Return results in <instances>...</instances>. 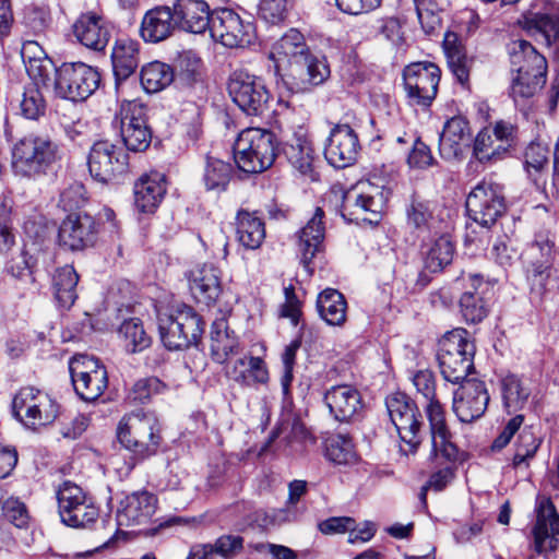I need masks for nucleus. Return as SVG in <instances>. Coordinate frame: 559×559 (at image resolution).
I'll return each instance as SVG.
<instances>
[{
  "mask_svg": "<svg viewBox=\"0 0 559 559\" xmlns=\"http://www.w3.org/2000/svg\"><path fill=\"white\" fill-rule=\"evenodd\" d=\"M412 383L417 393L427 400L425 414L429 424L431 441L430 459H443L449 463L456 462L460 450L453 441V433L445 419V411L436 397L435 374L428 369L418 370L412 376Z\"/></svg>",
  "mask_w": 559,
  "mask_h": 559,
  "instance_id": "nucleus-1",
  "label": "nucleus"
},
{
  "mask_svg": "<svg viewBox=\"0 0 559 559\" xmlns=\"http://www.w3.org/2000/svg\"><path fill=\"white\" fill-rule=\"evenodd\" d=\"M59 159V146L48 135L26 134L11 148V169L20 178L37 179L46 176Z\"/></svg>",
  "mask_w": 559,
  "mask_h": 559,
  "instance_id": "nucleus-2",
  "label": "nucleus"
},
{
  "mask_svg": "<svg viewBox=\"0 0 559 559\" xmlns=\"http://www.w3.org/2000/svg\"><path fill=\"white\" fill-rule=\"evenodd\" d=\"M512 71L511 96L514 100L534 96L546 83L547 60L535 47L524 40L516 39L510 45Z\"/></svg>",
  "mask_w": 559,
  "mask_h": 559,
  "instance_id": "nucleus-3",
  "label": "nucleus"
},
{
  "mask_svg": "<svg viewBox=\"0 0 559 559\" xmlns=\"http://www.w3.org/2000/svg\"><path fill=\"white\" fill-rule=\"evenodd\" d=\"M234 153L240 170L248 174L262 173L275 160V135L265 129L247 128L238 134Z\"/></svg>",
  "mask_w": 559,
  "mask_h": 559,
  "instance_id": "nucleus-4",
  "label": "nucleus"
},
{
  "mask_svg": "<svg viewBox=\"0 0 559 559\" xmlns=\"http://www.w3.org/2000/svg\"><path fill=\"white\" fill-rule=\"evenodd\" d=\"M117 436L127 450L142 459L155 454L162 442L157 418L141 412L126 415L119 423Z\"/></svg>",
  "mask_w": 559,
  "mask_h": 559,
  "instance_id": "nucleus-5",
  "label": "nucleus"
},
{
  "mask_svg": "<svg viewBox=\"0 0 559 559\" xmlns=\"http://www.w3.org/2000/svg\"><path fill=\"white\" fill-rule=\"evenodd\" d=\"M158 330L165 347L181 350L198 344L203 333V321L190 306L182 305L171 313L158 316Z\"/></svg>",
  "mask_w": 559,
  "mask_h": 559,
  "instance_id": "nucleus-6",
  "label": "nucleus"
},
{
  "mask_svg": "<svg viewBox=\"0 0 559 559\" xmlns=\"http://www.w3.org/2000/svg\"><path fill=\"white\" fill-rule=\"evenodd\" d=\"M463 329L448 333L440 342L438 361L443 379L453 384L466 381L473 370L474 344Z\"/></svg>",
  "mask_w": 559,
  "mask_h": 559,
  "instance_id": "nucleus-7",
  "label": "nucleus"
},
{
  "mask_svg": "<svg viewBox=\"0 0 559 559\" xmlns=\"http://www.w3.org/2000/svg\"><path fill=\"white\" fill-rule=\"evenodd\" d=\"M385 405L401 440L400 451L405 455L416 453L423 440V416L416 403L396 393L386 399Z\"/></svg>",
  "mask_w": 559,
  "mask_h": 559,
  "instance_id": "nucleus-8",
  "label": "nucleus"
},
{
  "mask_svg": "<svg viewBox=\"0 0 559 559\" xmlns=\"http://www.w3.org/2000/svg\"><path fill=\"white\" fill-rule=\"evenodd\" d=\"M388 192L383 187L371 182H361L358 187L345 193L342 204V215L349 221L377 223L386 204Z\"/></svg>",
  "mask_w": 559,
  "mask_h": 559,
  "instance_id": "nucleus-9",
  "label": "nucleus"
},
{
  "mask_svg": "<svg viewBox=\"0 0 559 559\" xmlns=\"http://www.w3.org/2000/svg\"><path fill=\"white\" fill-rule=\"evenodd\" d=\"M13 413L27 428L51 424L58 416V404L33 386L22 388L13 399Z\"/></svg>",
  "mask_w": 559,
  "mask_h": 559,
  "instance_id": "nucleus-10",
  "label": "nucleus"
},
{
  "mask_svg": "<svg viewBox=\"0 0 559 559\" xmlns=\"http://www.w3.org/2000/svg\"><path fill=\"white\" fill-rule=\"evenodd\" d=\"M100 82L99 73L83 62L63 63L56 72V93L66 99L81 102L88 98Z\"/></svg>",
  "mask_w": 559,
  "mask_h": 559,
  "instance_id": "nucleus-11",
  "label": "nucleus"
},
{
  "mask_svg": "<svg viewBox=\"0 0 559 559\" xmlns=\"http://www.w3.org/2000/svg\"><path fill=\"white\" fill-rule=\"evenodd\" d=\"M506 209L502 188L490 180L478 182L466 198L468 216L483 227L492 226Z\"/></svg>",
  "mask_w": 559,
  "mask_h": 559,
  "instance_id": "nucleus-12",
  "label": "nucleus"
},
{
  "mask_svg": "<svg viewBox=\"0 0 559 559\" xmlns=\"http://www.w3.org/2000/svg\"><path fill=\"white\" fill-rule=\"evenodd\" d=\"M69 371L74 391L83 401H96L108 385L107 370L94 357L74 356L69 362Z\"/></svg>",
  "mask_w": 559,
  "mask_h": 559,
  "instance_id": "nucleus-13",
  "label": "nucleus"
},
{
  "mask_svg": "<svg viewBox=\"0 0 559 559\" xmlns=\"http://www.w3.org/2000/svg\"><path fill=\"white\" fill-rule=\"evenodd\" d=\"M87 164L91 176L103 183L112 182L129 171L128 154L108 140L93 144Z\"/></svg>",
  "mask_w": 559,
  "mask_h": 559,
  "instance_id": "nucleus-14",
  "label": "nucleus"
},
{
  "mask_svg": "<svg viewBox=\"0 0 559 559\" xmlns=\"http://www.w3.org/2000/svg\"><path fill=\"white\" fill-rule=\"evenodd\" d=\"M58 510L61 521L71 527H87L98 515V508L83 490L71 481H64L57 491Z\"/></svg>",
  "mask_w": 559,
  "mask_h": 559,
  "instance_id": "nucleus-15",
  "label": "nucleus"
},
{
  "mask_svg": "<svg viewBox=\"0 0 559 559\" xmlns=\"http://www.w3.org/2000/svg\"><path fill=\"white\" fill-rule=\"evenodd\" d=\"M441 71L432 62H416L403 72L404 88L412 105L429 107L436 98Z\"/></svg>",
  "mask_w": 559,
  "mask_h": 559,
  "instance_id": "nucleus-16",
  "label": "nucleus"
},
{
  "mask_svg": "<svg viewBox=\"0 0 559 559\" xmlns=\"http://www.w3.org/2000/svg\"><path fill=\"white\" fill-rule=\"evenodd\" d=\"M234 103L248 115H261L267 107L270 94L263 81L245 71H236L228 82Z\"/></svg>",
  "mask_w": 559,
  "mask_h": 559,
  "instance_id": "nucleus-17",
  "label": "nucleus"
},
{
  "mask_svg": "<svg viewBox=\"0 0 559 559\" xmlns=\"http://www.w3.org/2000/svg\"><path fill=\"white\" fill-rule=\"evenodd\" d=\"M118 118L126 147L133 152L145 151L152 141L146 107L136 100L126 102L120 107Z\"/></svg>",
  "mask_w": 559,
  "mask_h": 559,
  "instance_id": "nucleus-18",
  "label": "nucleus"
},
{
  "mask_svg": "<svg viewBox=\"0 0 559 559\" xmlns=\"http://www.w3.org/2000/svg\"><path fill=\"white\" fill-rule=\"evenodd\" d=\"M210 34L213 39L228 48H245L255 38L253 24L243 21L239 14L229 9L214 11Z\"/></svg>",
  "mask_w": 559,
  "mask_h": 559,
  "instance_id": "nucleus-19",
  "label": "nucleus"
},
{
  "mask_svg": "<svg viewBox=\"0 0 559 559\" xmlns=\"http://www.w3.org/2000/svg\"><path fill=\"white\" fill-rule=\"evenodd\" d=\"M523 28L547 46L559 44V2L535 0L524 14Z\"/></svg>",
  "mask_w": 559,
  "mask_h": 559,
  "instance_id": "nucleus-20",
  "label": "nucleus"
},
{
  "mask_svg": "<svg viewBox=\"0 0 559 559\" xmlns=\"http://www.w3.org/2000/svg\"><path fill=\"white\" fill-rule=\"evenodd\" d=\"M289 88L296 93L310 91L313 86L322 84L330 75L329 66L323 57L308 51L282 73Z\"/></svg>",
  "mask_w": 559,
  "mask_h": 559,
  "instance_id": "nucleus-21",
  "label": "nucleus"
},
{
  "mask_svg": "<svg viewBox=\"0 0 559 559\" xmlns=\"http://www.w3.org/2000/svg\"><path fill=\"white\" fill-rule=\"evenodd\" d=\"M98 227L94 217L87 213H71L61 223L58 242L71 251H81L94 246Z\"/></svg>",
  "mask_w": 559,
  "mask_h": 559,
  "instance_id": "nucleus-22",
  "label": "nucleus"
},
{
  "mask_svg": "<svg viewBox=\"0 0 559 559\" xmlns=\"http://www.w3.org/2000/svg\"><path fill=\"white\" fill-rule=\"evenodd\" d=\"M525 254L528 261L527 280L532 284V289L542 294L556 258L554 241L548 235L539 234Z\"/></svg>",
  "mask_w": 559,
  "mask_h": 559,
  "instance_id": "nucleus-23",
  "label": "nucleus"
},
{
  "mask_svg": "<svg viewBox=\"0 0 559 559\" xmlns=\"http://www.w3.org/2000/svg\"><path fill=\"white\" fill-rule=\"evenodd\" d=\"M488 402L489 394L485 383L469 379L455 390L452 408L460 421L472 423L484 415Z\"/></svg>",
  "mask_w": 559,
  "mask_h": 559,
  "instance_id": "nucleus-24",
  "label": "nucleus"
},
{
  "mask_svg": "<svg viewBox=\"0 0 559 559\" xmlns=\"http://www.w3.org/2000/svg\"><path fill=\"white\" fill-rule=\"evenodd\" d=\"M359 147L358 136L354 129L348 124H336L330 132L324 155L332 166L344 168L356 160Z\"/></svg>",
  "mask_w": 559,
  "mask_h": 559,
  "instance_id": "nucleus-25",
  "label": "nucleus"
},
{
  "mask_svg": "<svg viewBox=\"0 0 559 559\" xmlns=\"http://www.w3.org/2000/svg\"><path fill=\"white\" fill-rule=\"evenodd\" d=\"M534 551L530 559H545L543 554L557 548L559 543V515L550 501L540 504L533 530Z\"/></svg>",
  "mask_w": 559,
  "mask_h": 559,
  "instance_id": "nucleus-26",
  "label": "nucleus"
},
{
  "mask_svg": "<svg viewBox=\"0 0 559 559\" xmlns=\"http://www.w3.org/2000/svg\"><path fill=\"white\" fill-rule=\"evenodd\" d=\"M323 400L331 416L340 423H348L356 419L364 407L359 391L349 384L330 388L324 393Z\"/></svg>",
  "mask_w": 559,
  "mask_h": 559,
  "instance_id": "nucleus-27",
  "label": "nucleus"
},
{
  "mask_svg": "<svg viewBox=\"0 0 559 559\" xmlns=\"http://www.w3.org/2000/svg\"><path fill=\"white\" fill-rule=\"evenodd\" d=\"M323 218V210L317 207L312 217L297 233V246L300 261L309 274H312L313 272L310 267L311 261L317 253L323 250V241L325 237V225Z\"/></svg>",
  "mask_w": 559,
  "mask_h": 559,
  "instance_id": "nucleus-28",
  "label": "nucleus"
},
{
  "mask_svg": "<svg viewBox=\"0 0 559 559\" xmlns=\"http://www.w3.org/2000/svg\"><path fill=\"white\" fill-rule=\"evenodd\" d=\"M471 141L472 130L465 117L459 115L448 119L439 139L441 157L448 160L459 158Z\"/></svg>",
  "mask_w": 559,
  "mask_h": 559,
  "instance_id": "nucleus-29",
  "label": "nucleus"
},
{
  "mask_svg": "<svg viewBox=\"0 0 559 559\" xmlns=\"http://www.w3.org/2000/svg\"><path fill=\"white\" fill-rule=\"evenodd\" d=\"M157 498L146 491H135L128 495L120 502L117 511V523L119 526H132L147 523L155 514Z\"/></svg>",
  "mask_w": 559,
  "mask_h": 559,
  "instance_id": "nucleus-30",
  "label": "nucleus"
},
{
  "mask_svg": "<svg viewBox=\"0 0 559 559\" xmlns=\"http://www.w3.org/2000/svg\"><path fill=\"white\" fill-rule=\"evenodd\" d=\"M174 7L176 21L183 31L193 34L210 31L214 12L204 0H177Z\"/></svg>",
  "mask_w": 559,
  "mask_h": 559,
  "instance_id": "nucleus-31",
  "label": "nucleus"
},
{
  "mask_svg": "<svg viewBox=\"0 0 559 559\" xmlns=\"http://www.w3.org/2000/svg\"><path fill=\"white\" fill-rule=\"evenodd\" d=\"M75 38L86 48L100 51L110 39L108 23L95 13L82 14L73 24Z\"/></svg>",
  "mask_w": 559,
  "mask_h": 559,
  "instance_id": "nucleus-32",
  "label": "nucleus"
},
{
  "mask_svg": "<svg viewBox=\"0 0 559 559\" xmlns=\"http://www.w3.org/2000/svg\"><path fill=\"white\" fill-rule=\"evenodd\" d=\"M166 193L165 176L153 171L143 175L134 183V206L141 213H154Z\"/></svg>",
  "mask_w": 559,
  "mask_h": 559,
  "instance_id": "nucleus-33",
  "label": "nucleus"
},
{
  "mask_svg": "<svg viewBox=\"0 0 559 559\" xmlns=\"http://www.w3.org/2000/svg\"><path fill=\"white\" fill-rule=\"evenodd\" d=\"M189 287L198 302L210 306L214 304L221 293V272L213 264H203L191 271Z\"/></svg>",
  "mask_w": 559,
  "mask_h": 559,
  "instance_id": "nucleus-34",
  "label": "nucleus"
},
{
  "mask_svg": "<svg viewBox=\"0 0 559 559\" xmlns=\"http://www.w3.org/2000/svg\"><path fill=\"white\" fill-rule=\"evenodd\" d=\"M308 51L304 35L292 28L273 44L269 57L274 61L275 73L281 75L292 62Z\"/></svg>",
  "mask_w": 559,
  "mask_h": 559,
  "instance_id": "nucleus-35",
  "label": "nucleus"
},
{
  "mask_svg": "<svg viewBox=\"0 0 559 559\" xmlns=\"http://www.w3.org/2000/svg\"><path fill=\"white\" fill-rule=\"evenodd\" d=\"M283 152L295 169L304 176H309L312 180L316 179L313 150L304 128H299L293 138L285 142Z\"/></svg>",
  "mask_w": 559,
  "mask_h": 559,
  "instance_id": "nucleus-36",
  "label": "nucleus"
},
{
  "mask_svg": "<svg viewBox=\"0 0 559 559\" xmlns=\"http://www.w3.org/2000/svg\"><path fill=\"white\" fill-rule=\"evenodd\" d=\"M175 9L157 7L147 11L141 23V36L145 41L158 43L175 31Z\"/></svg>",
  "mask_w": 559,
  "mask_h": 559,
  "instance_id": "nucleus-37",
  "label": "nucleus"
},
{
  "mask_svg": "<svg viewBox=\"0 0 559 559\" xmlns=\"http://www.w3.org/2000/svg\"><path fill=\"white\" fill-rule=\"evenodd\" d=\"M239 341L233 330L229 329L224 318L212 323L210 332L211 357L217 364H224L228 357L238 353Z\"/></svg>",
  "mask_w": 559,
  "mask_h": 559,
  "instance_id": "nucleus-38",
  "label": "nucleus"
},
{
  "mask_svg": "<svg viewBox=\"0 0 559 559\" xmlns=\"http://www.w3.org/2000/svg\"><path fill=\"white\" fill-rule=\"evenodd\" d=\"M140 44L130 38L117 39L111 51L112 70L117 81L128 79L139 66Z\"/></svg>",
  "mask_w": 559,
  "mask_h": 559,
  "instance_id": "nucleus-39",
  "label": "nucleus"
},
{
  "mask_svg": "<svg viewBox=\"0 0 559 559\" xmlns=\"http://www.w3.org/2000/svg\"><path fill=\"white\" fill-rule=\"evenodd\" d=\"M472 290H465L459 301L460 312L467 323H478L487 316V305L481 296L483 280L477 274H468Z\"/></svg>",
  "mask_w": 559,
  "mask_h": 559,
  "instance_id": "nucleus-40",
  "label": "nucleus"
},
{
  "mask_svg": "<svg viewBox=\"0 0 559 559\" xmlns=\"http://www.w3.org/2000/svg\"><path fill=\"white\" fill-rule=\"evenodd\" d=\"M317 310L329 325L342 326L346 322L347 302L343 294L336 289L326 288L319 294Z\"/></svg>",
  "mask_w": 559,
  "mask_h": 559,
  "instance_id": "nucleus-41",
  "label": "nucleus"
},
{
  "mask_svg": "<svg viewBox=\"0 0 559 559\" xmlns=\"http://www.w3.org/2000/svg\"><path fill=\"white\" fill-rule=\"evenodd\" d=\"M79 275L72 265L56 269L52 275V289L58 304L70 308L78 298Z\"/></svg>",
  "mask_w": 559,
  "mask_h": 559,
  "instance_id": "nucleus-42",
  "label": "nucleus"
},
{
  "mask_svg": "<svg viewBox=\"0 0 559 559\" xmlns=\"http://www.w3.org/2000/svg\"><path fill=\"white\" fill-rule=\"evenodd\" d=\"M237 235L243 247L258 249L265 238L264 223L254 213L240 211L237 215Z\"/></svg>",
  "mask_w": 559,
  "mask_h": 559,
  "instance_id": "nucleus-43",
  "label": "nucleus"
},
{
  "mask_svg": "<svg viewBox=\"0 0 559 559\" xmlns=\"http://www.w3.org/2000/svg\"><path fill=\"white\" fill-rule=\"evenodd\" d=\"M454 243L449 235H441L433 239L425 252V269L431 273L442 271L449 265L454 255Z\"/></svg>",
  "mask_w": 559,
  "mask_h": 559,
  "instance_id": "nucleus-44",
  "label": "nucleus"
},
{
  "mask_svg": "<svg viewBox=\"0 0 559 559\" xmlns=\"http://www.w3.org/2000/svg\"><path fill=\"white\" fill-rule=\"evenodd\" d=\"M118 337L128 353H140L151 345V337L146 333L140 319L124 320L118 329Z\"/></svg>",
  "mask_w": 559,
  "mask_h": 559,
  "instance_id": "nucleus-45",
  "label": "nucleus"
},
{
  "mask_svg": "<svg viewBox=\"0 0 559 559\" xmlns=\"http://www.w3.org/2000/svg\"><path fill=\"white\" fill-rule=\"evenodd\" d=\"M140 78L144 91L153 94L170 85L174 81V70L164 62L153 61L142 68Z\"/></svg>",
  "mask_w": 559,
  "mask_h": 559,
  "instance_id": "nucleus-46",
  "label": "nucleus"
},
{
  "mask_svg": "<svg viewBox=\"0 0 559 559\" xmlns=\"http://www.w3.org/2000/svg\"><path fill=\"white\" fill-rule=\"evenodd\" d=\"M281 436H283L286 443L295 448L296 451L307 444L308 441H314L301 420L290 415L284 418L272 432V439Z\"/></svg>",
  "mask_w": 559,
  "mask_h": 559,
  "instance_id": "nucleus-47",
  "label": "nucleus"
},
{
  "mask_svg": "<svg viewBox=\"0 0 559 559\" xmlns=\"http://www.w3.org/2000/svg\"><path fill=\"white\" fill-rule=\"evenodd\" d=\"M503 406L511 414L522 409L531 394V391L514 374L504 377L501 381Z\"/></svg>",
  "mask_w": 559,
  "mask_h": 559,
  "instance_id": "nucleus-48",
  "label": "nucleus"
},
{
  "mask_svg": "<svg viewBox=\"0 0 559 559\" xmlns=\"http://www.w3.org/2000/svg\"><path fill=\"white\" fill-rule=\"evenodd\" d=\"M231 175V164L211 156L206 157L202 177L206 190H215L218 192L226 190Z\"/></svg>",
  "mask_w": 559,
  "mask_h": 559,
  "instance_id": "nucleus-49",
  "label": "nucleus"
},
{
  "mask_svg": "<svg viewBox=\"0 0 559 559\" xmlns=\"http://www.w3.org/2000/svg\"><path fill=\"white\" fill-rule=\"evenodd\" d=\"M325 457L340 465L352 464L356 461V452L350 438L336 435L325 441Z\"/></svg>",
  "mask_w": 559,
  "mask_h": 559,
  "instance_id": "nucleus-50",
  "label": "nucleus"
},
{
  "mask_svg": "<svg viewBox=\"0 0 559 559\" xmlns=\"http://www.w3.org/2000/svg\"><path fill=\"white\" fill-rule=\"evenodd\" d=\"M542 439L535 433L533 427H525L520 432L515 443V452L512 460L513 467L533 459L540 447Z\"/></svg>",
  "mask_w": 559,
  "mask_h": 559,
  "instance_id": "nucleus-51",
  "label": "nucleus"
},
{
  "mask_svg": "<svg viewBox=\"0 0 559 559\" xmlns=\"http://www.w3.org/2000/svg\"><path fill=\"white\" fill-rule=\"evenodd\" d=\"M21 115L29 120H38L46 111V100L35 84L25 87L20 100Z\"/></svg>",
  "mask_w": 559,
  "mask_h": 559,
  "instance_id": "nucleus-52",
  "label": "nucleus"
},
{
  "mask_svg": "<svg viewBox=\"0 0 559 559\" xmlns=\"http://www.w3.org/2000/svg\"><path fill=\"white\" fill-rule=\"evenodd\" d=\"M506 151L503 146L495 141L489 128L483 129L474 141L473 153L477 160L480 163L497 159Z\"/></svg>",
  "mask_w": 559,
  "mask_h": 559,
  "instance_id": "nucleus-53",
  "label": "nucleus"
},
{
  "mask_svg": "<svg viewBox=\"0 0 559 559\" xmlns=\"http://www.w3.org/2000/svg\"><path fill=\"white\" fill-rule=\"evenodd\" d=\"M419 23L427 35H432L441 27V19L433 0H415Z\"/></svg>",
  "mask_w": 559,
  "mask_h": 559,
  "instance_id": "nucleus-54",
  "label": "nucleus"
},
{
  "mask_svg": "<svg viewBox=\"0 0 559 559\" xmlns=\"http://www.w3.org/2000/svg\"><path fill=\"white\" fill-rule=\"evenodd\" d=\"M290 7V0H260L259 16L270 24H280L286 19Z\"/></svg>",
  "mask_w": 559,
  "mask_h": 559,
  "instance_id": "nucleus-55",
  "label": "nucleus"
},
{
  "mask_svg": "<svg viewBox=\"0 0 559 559\" xmlns=\"http://www.w3.org/2000/svg\"><path fill=\"white\" fill-rule=\"evenodd\" d=\"M24 64L28 76L33 80L32 84H35V86L39 84L47 85L51 76H56L58 70L48 57L33 59Z\"/></svg>",
  "mask_w": 559,
  "mask_h": 559,
  "instance_id": "nucleus-56",
  "label": "nucleus"
},
{
  "mask_svg": "<svg viewBox=\"0 0 559 559\" xmlns=\"http://www.w3.org/2000/svg\"><path fill=\"white\" fill-rule=\"evenodd\" d=\"M3 518L17 528H25L29 522L25 504L16 498H8L2 503Z\"/></svg>",
  "mask_w": 559,
  "mask_h": 559,
  "instance_id": "nucleus-57",
  "label": "nucleus"
},
{
  "mask_svg": "<svg viewBox=\"0 0 559 559\" xmlns=\"http://www.w3.org/2000/svg\"><path fill=\"white\" fill-rule=\"evenodd\" d=\"M407 223L417 229L430 228L432 212L430 203L420 200H413L406 210Z\"/></svg>",
  "mask_w": 559,
  "mask_h": 559,
  "instance_id": "nucleus-58",
  "label": "nucleus"
},
{
  "mask_svg": "<svg viewBox=\"0 0 559 559\" xmlns=\"http://www.w3.org/2000/svg\"><path fill=\"white\" fill-rule=\"evenodd\" d=\"M549 151L540 143H531L524 153V163L528 174L539 173L548 165Z\"/></svg>",
  "mask_w": 559,
  "mask_h": 559,
  "instance_id": "nucleus-59",
  "label": "nucleus"
},
{
  "mask_svg": "<svg viewBox=\"0 0 559 559\" xmlns=\"http://www.w3.org/2000/svg\"><path fill=\"white\" fill-rule=\"evenodd\" d=\"M164 390V384L154 377L141 379L133 385L132 399L139 403H145L155 394Z\"/></svg>",
  "mask_w": 559,
  "mask_h": 559,
  "instance_id": "nucleus-60",
  "label": "nucleus"
},
{
  "mask_svg": "<svg viewBox=\"0 0 559 559\" xmlns=\"http://www.w3.org/2000/svg\"><path fill=\"white\" fill-rule=\"evenodd\" d=\"M435 158L431 155L430 148L419 139H416L413 148L407 157V164L411 168L425 169L431 166Z\"/></svg>",
  "mask_w": 559,
  "mask_h": 559,
  "instance_id": "nucleus-61",
  "label": "nucleus"
},
{
  "mask_svg": "<svg viewBox=\"0 0 559 559\" xmlns=\"http://www.w3.org/2000/svg\"><path fill=\"white\" fill-rule=\"evenodd\" d=\"M86 202L85 189L80 183H74L64 189L60 194L59 204L64 211H73L83 206Z\"/></svg>",
  "mask_w": 559,
  "mask_h": 559,
  "instance_id": "nucleus-62",
  "label": "nucleus"
},
{
  "mask_svg": "<svg viewBox=\"0 0 559 559\" xmlns=\"http://www.w3.org/2000/svg\"><path fill=\"white\" fill-rule=\"evenodd\" d=\"M11 210L5 201H0V253L8 252L14 243V236L10 228Z\"/></svg>",
  "mask_w": 559,
  "mask_h": 559,
  "instance_id": "nucleus-63",
  "label": "nucleus"
},
{
  "mask_svg": "<svg viewBox=\"0 0 559 559\" xmlns=\"http://www.w3.org/2000/svg\"><path fill=\"white\" fill-rule=\"evenodd\" d=\"M214 545L217 555L229 559L241 551L243 538L239 535H223L216 539Z\"/></svg>",
  "mask_w": 559,
  "mask_h": 559,
  "instance_id": "nucleus-64",
  "label": "nucleus"
}]
</instances>
